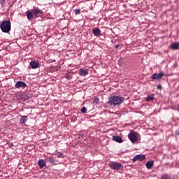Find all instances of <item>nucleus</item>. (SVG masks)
<instances>
[{
  "mask_svg": "<svg viewBox=\"0 0 179 179\" xmlns=\"http://www.w3.org/2000/svg\"><path fill=\"white\" fill-rule=\"evenodd\" d=\"M145 100L147 101H152V100H155V95H149L146 97Z\"/></svg>",
  "mask_w": 179,
  "mask_h": 179,
  "instance_id": "nucleus-17",
  "label": "nucleus"
},
{
  "mask_svg": "<svg viewBox=\"0 0 179 179\" xmlns=\"http://www.w3.org/2000/svg\"><path fill=\"white\" fill-rule=\"evenodd\" d=\"M145 166L148 169H152V167H153V161L147 162Z\"/></svg>",
  "mask_w": 179,
  "mask_h": 179,
  "instance_id": "nucleus-15",
  "label": "nucleus"
},
{
  "mask_svg": "<svg viewBox=\"0 0 179 179\" xmlns=\"http://www.w3.org/2000/svg\"><path fill=\"white\" fill-rule=\"evenodd\" d=\"M158 89H159L160 90L162 89V85H158Z\"/></svg>",
  "mask_w": 179,
  "mask_h": 179,
  "instance_id": "nucleus-26",
  "label": "nucleus"
},
{
  "mask_svg": "<svg viewBox=\"0 0 179 179\" xmlns=\"http://www.w3.org/2000/svg\"><path fill=\"white\" fill-rule=\"evenodd\" d=\"M89 73V71H87V69H80L79 71L80 76H86Z\"/></svg>",
  "mask_w": 179,
  "mask_h": 179,
  "instance_id": "nucleus-11",
  "label": "nucleus"
},
{
  "mask_svg": "<svg viewBox=\"0 0 179 179\" xmlns=\"http://www.w3.org/2000/svg\"><path fill=\"white\" fill-rule=\"evenodd\" d=\"M29 65L32 69H37V68H40V62L38 60L31 61L29 63Z\"/></svg>",
  "mask_w": 179,
  "mask_h": 179,
  "instance_id": "nucleus-6",
  "label": "nucleus"
},
{
  "mask_svg": "<svg viewBox=\"0 0 179 179\" xmlns=\"http://www.w3.org/2000/svg\"><path fill=\"white\" fill-rule=\"evenodd\" d=\"M124 97L118 96H111L109 98L108 104L110 106H120L124 103Z\"/></svg>",
  "mask_w": 179,
  "mask_h": 179,
  "instance_id": "nucleus-1",
  "label": "nucleus"
},
{
  "mask_svg": "<svg viewBox=\"0 0 179 179\" xmlns=\"http://www.w3.org/2000/svg\"><path fill=\"white\" fill-rule=\"evenodd\" d=\"M0 29L3 33H9L10 31V20L3 21L0 24Z\"/></svg>",
  "mask_w": 179,
  "mask_h": 179,
  "instance_id": "nucleus-2",
  "label": "nucleus"
},
{
  "mask_svg": "<svg viewBox=\"0 0 179 179\" xmlns=\"http://www.w3.org/2000/svg\"><path fill=\"white\" fill-rule=\"evenodd\" d=\"M31 10L34 17H38L39 15H43V10L40 9L34 8Z\"/></svg>",
  "mask_w": 179,
  "mask_h": 179,
  "instance_id": "nucleus-8",
  "label": "nucleus"
},
{
  "mask_svg": "<svg viewBox=\"0 0 179 179\" xmlns=\"http://www.w3.org/2000/svg\"><path fill=\"white\" fill-rule=\"evenodd\" d=\"M152 79H157V73H155L152 76Z\"/></svg>",
  "mask_w": 179,
  "mask_h": 179,
  "instance_id": "nucleus-24",
  "label": "nucleus"
},
{
  "mask_svg": "<svg viewBox=\"0 0 179 179\" xmlns=\"http://www.w3.org/2000/svg\"><path fill=\"white\" fill-rule=\"evenodd\" d=\"M161 179H171V176L169 174H164Z\"/></svg>",
  "mask_w": 179,
  "mask_h": 179,
  "instance_id": "nucleus-19",
  "label": "nucleus"
},
{
  "mask_svg": "<svg viewBox=\"0 0 179 179\" xmlns=\"http://www.w3.org/2000/svg\"><path fill=\"white\" fill-rule=\"evenodd\" d=\"M138 136H139V134L135 131H131L128 134V138L131 142V143H135V142H138Z\"/></svg>",
  "mask_w": 179,
  "mask_h": 179,
  "instance_id": "nucleus-3",
  "label": "nucleus"
},
{
  "mask_svg": "<svg viewBox=\"0 0 179 179\" xmlns=\"http://www.w3.org/2000/svg\"><path fill=\"white\" fill-rule=\"evenodd\" d=\"M164 76V73L163 72H161L160 73H158V79H160L161 78H163Z\"/></svg>",
  "mask_w": 179,
  "mask_h": 179,
  "instance_id": "nucleus-21",
  "label": "nucleus"
},
{
  "mask_svg": "<svg viewBox=\"0 0 179 179\" xmlns=\"http://www.w3.org/2000/svg\"><path fill=\"white\" fill-rule=\"evenodd\" d=\"M1 8H5V0H0Z\"/></svg>",
  "mask_w": 179,
  "mask_h": 179,
  "instance_id": "nucleus-20",
  "label": "nucleus"
},
{
  "mask_svg": "<svg viewBox=\"0 0 179 179\" xmlns=\"http://www.w3.org/2000/svg\"><path fill=\"white\" fill-rule=\"evenodd\" d=\"M146 159V155L143 154L136 155L133 159L132 162L135 163V162H143Z\"/></svg>",
  "mask_w": 179,
  "mask_h": 179,
  "instance_id": "nucleus-4",
  "label": "nucleus"
},
{
  "mask_svg": "<svg viewBox=\"0 0 179 179\" xmlns=\"http://www.w3.org/2000/svg\"><path fill=\"white\" fill-rule=\"evenodd\" d=\"M27 121V116H22L20 120V124H24Z\"/></svg>",
  "mask_w": 179,
  "mask_h": 179,
  "instance_id": "nucleus-16",
  "label": "nucleus"
},
{
  "mask_svg": "<svg viewBox=\"0 0 179 179\" xmlns=\"http://www.w3.org/2000/svg\"><path fill=\"white\" fill-rule=\"evenodd\" d=\"M171 50H178L179 48V43H173L171 45Z\"/></svg>",
  "mask_w": 179,
  "mask_h": 179,
  "instance_id": "nucleus-14",
  "label": "nucleus"
},
{
  "mask_svg": "<svg viewBox=\"0 0 179 179\" xmlns=\"http://www.w3.org/2000/svg\"><path fill=\"white\" fill-rule=\"evenodd\" d=\"M120 48V45H115V48Z\"/></svg>",
  "mask_w": 179,
  "mask_h": 179,
  "instance_id": "nucleus-29",
  "label": "nucleus"
},
{
  "mask_svg": "<svg viewBox=\"0 0 179 179\" xmlns=\"http://www.w3.org/2000/svg\"><path fill=\"white\" fill-rule=\"evenodd\" d=\"M113 141H115V142H117V143H122V138H121V136H113Z\"/></svg>",
  "mask_w": 179,
  "mask_h": 179,
  "instance_id": "nucleus-13",
  "label": "nucleus"
},
{
  "mask_svg": "<svg viewBox=\"0 0 179 179\" xmlns=\"http://www.w3.org/2000/svg\"><path fill=\"white\" fill-rule=\"evenodd\" d=\"M80 141H82L83 139V136H80Z\"/></svg>",
  "mask_w": 179,
  "mask_h": 179,
  "instance_id": "nucleus-28",
  "label": "nucleus"
},
{
  "mask_svg": "<svg viewBox=\"0 0 179 179\" xmlns=\"http://www.w3.org/2000/svg\"><path fill=\"white\" fill-rule=\"evenodd\" d=\"M15 87L16 89H20V87H22V89H25V87H27V85L23 81H18L15 84Z\"/></svg>",
  "mask_w": 179,
  "mask_h": 179,
  "instance_id": "nucleus-7",
  "label": "nucleus"
},
{
  "mask_svg": "<svg viewBox=\"0 0 179 179\" xmlns=\"http://www.w3.org/2000/svg\"><path fill=\"white\" fill-rule=\"evenodd\" d=\"M86 111H87L86 107L84 106L81 108V113H86Z\"/></svg>",
  "mask_w": 179,
  "mask_h": 179,
  "instance_id": "nucleus-23",
  "label": "nucleus"
},
{
  "mask_svg": "<svg viewBox=\"0 0 179 179\" xmlns=\"http://www.w3.org/2000/svg\"><path fill=\"white\" fill-rule=\"evenodd\" d=\"M49 163H50V164H55V159H54V157H49Z\"/></svg>",
  "mask_w": 179,
  "mask_h": 179,
  "instance_id": "nucleus-18",
  "label": "nucleus"
},
{
  "mask_svg": "<svg viewBox=\"0 0 179 179\" xmlns=\"http://www.w3.org/2000/svg\"><path fill=\"white\" fill-rule=\"evenodd\" d=\"M110 167L111 170H120V169L122 167V164L118 162H112L110 164Z\"/></svg>",
  "mask_w": 179,
  "mask_h": 179,
  "instance_id": "nucleus-5",
  "label": "nucleus"
},
{
  "mask_svg": "<svg viewBox=\"0 0 179 179\" xmlns=\"http://www.w3.org/2000/svg\"><path fill=\"white\" fill-rule=\"evenodd\" d=\"M57 156H58V157H64V154L60 152V154Z\"/></svg>",
  "mask_w": 179,
  "mask_h": 179,
  "instance_id": "nucleus-25",
  "label": "nucleus"
},
{
  "mask_svg": "<svg viewBox=\"0 0 179 179\" xmlns=\"http://www.w3.org/2000/svg\"><path fill=\"white\" fill-rule=\"evenodd\" d=\"M95 101H96L97 103H99V99H98V98H95Z\"/></svg>",
  "mask_w": 179,
  "mask_h": 179,
  "instance_id": "nucleus-27",
  "label": "nucleus"
},
{
  "mask_svg": "<svg viewBox=\"0 0 179 179\" xmlns=\"http://www.w3.org/2000/svg\"><path fill=\"white\" fill-rule=\"evenodd\" d=\"M92 33L94 36H95L96 37H99V36H100V34L101 33V31H100L99 28H94L92 29Z\"/></svg>",
  "mask_w": 179,
  "mask_h": 179,
  "instance_id": "nucleus-10",
  "label": "nucleus"
},
{
  "mask_svg": "<svg viewBox=\"0 0 179 179\" xmlns=\"http://www.w3.org/2000/svg\"><path fill=\"white\" fill-rule=\"evenodd\" d=\"M26 15L28 20H32L34 19V15L33 14L32 10H27L26 12Z\"/></svg>",
  "mask_w": 179,
  "mask_h": 179,
  "instance_id": "nucleus-9",
  "label": "nucleus"
},
{
  "mask_svg": "<svg viewBox=\"0 0 179 179\" xmlns=\"http://www.w3.org/2000/svg\"><path fill=\"white\" fill-rule=\"evenodd\" d=\"M38 164L40 169H44V167H45L46 166L45 161L44 159H39L38 162Z\"/></svg>",
  "mask_w": 179,
  "mask_h": 179,
  "instance_id": "nucleus-12",
  "label": "nucleus"
},
{
  "mask_svg": "<svg viewBox=\"0 0 179 179\" xmlns=\"http://www.w3.org/2000/svg\"><path fill=\"white\" fill-rule=\"evenodd\" d=\"M74 13L75 15H79V13H80V9L74 10Z\"/></svg>",
  "mask_w": 179,
  "mask_h": 179,
  "instance_id": "nucleus-22",
  "label": "nucleus"
},
{
  "mask_svg": "<svg viewBox=\"0 0 179 179\" xmlns=\"http://www.w3.org/2000/svg\"><path fill=\"white\" fill-rule=\"evenodd\" d=\"M178 110H179V106H178Z\"/></svg>",
  "mask_w": 179,
  "mask_h": 179,
  "instance_id": "nucleus-30",
  "label": "nucleus"
}]
</instances>
